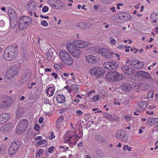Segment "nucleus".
Segmentation results:
<instances>
[{
	"label": "nucleus",
	"instance_id": "dca6fc26",
	"mask_svg": "<svg viewBox=\"0 0 158 158\" xmlns=\"http://www.w3.org/2000/svg\"><path fill=\"white\" fill-rule=\"evenodd\" d=\"M152 22L155 25H158V13L153 12L151 16Z\"/></svg>",
	"mask_w": 158,
	"mask_h": 158
},
{
	"label": "nucleus",
	"instance_id": "4468645a",
	"mask_svg": "<svg viewBox=\"0 0 158 158\" xmlns=\"http://www.w3.org/2000/svg\"><path fill=\"white\" fill-rule=\"evenodd\" d=\"M138 76L143 79L150 81L151 79V77L149 73L145 71H140L138 73Z\"/></svg>",
	"mask_w": 158,
	"mask_h": 158
},
{
	"label": "nucleus",
	"instance_id": "4c0bfd02",
	"mask_svg": "<svg viewBox=\"0 0 158 158\" xmlns=\"http://www.w3.org/2000/svg\"><path fill=\"white\" fill-rule=\"evenodd\" d=\"M96 154L100 157H102L103 155V153L100 149H98L96 150Z\"/></svg>",
	"mask_w": 158,
	"mask_h": 158
},
{
	"label": "nucleus",
	"instance_id": "8fccbe9b",
	"mask_svg": "<svg viewBox=\"0 0 158 158\" xmlns=\"http://www.w3.org/2000/svg\"><path fill=\"white\" fill-rule=\"evenodd\" d=\"M46 142V141L45 139H42L40 141L37 142V143L38 145H42L44 143H45Z\"/></svg>",
	"mask_w": 158,
	"mask_h": 158
},
{
	"label": "nucleus",
	"instance_id": "412c9836",
	"mask_svg": "<svg viewBox=\"0 0 158 158\" xmlns=\"http://www.w3.org/2000/svg\"><path fill=\"white\" fill-rule=\"evenodd\" d=\"M31 75V73L28 72L25 73L22 77V82L24 83L26 81H28L30 79Z\"/></svg>",
	"mask_w": 158,
	"mask_h": 158
},
{
	"label": "nucleus",
	"instance_id": "a211bd4d",
	"mask_svg": "<svg viewBox=\"0 0 158 158\" xmlns=\"http://www.w3.org/2000/svg\"><path fill=\"white\" fill-rule=\"evenodd\" d=\"M10 114L8 113L3 114L0 117V124H2L7 121L10 118Z\"/></svg>",
	"mask_w": 158,
	"mask_h": 158
},
{
	"label": "nucleus",
	"instance_id": "bb28decb",
	"mask_svg": "<svg viewBox=\"0 0 158 158\" xmlns=\"http://www.w3.org/2000/svg\"><path fill=\"white\" fill-rule=\"evenodd\" d=\"M8 13L11 19H17V16L16 13L14 10H9Z\"/></svg>",
	"mask_w": 158,
	"mask_h": 158
},
{
	"label": "nucleus",
	"instance_id": "37998d69",
	"mask_svg": "<svg viewBox=\"0 0 158 158\" xmlns=\"http://www.w3.org/2000/svg\"><path fill=\"white\" fill-rule=\"evenodd\" d=\"M127 149L128 151H130L131 150V148L128 146V145H124L123 148V149L126 151V149Z\"/></svg>",
	"mask_w": 158,
	"mask_h": 158
},
{
	"label": "nucleus",
	"instance_id": "3c124183",
	"mask_svg": "<svg viewBox=\"0 0 158 158\" xmlns=\"http://www.w3.org/2000/svg\"><path fill=\"white\" fill-rule=\"evenodd\" d=\"M48 7L47 6H45L43 7L42 11L43 12L45 13L47 12L48 10Z\"/></svg>",
	"mask_w": 158,
	"mask_h": 158
},
{
	"label": "nucleus",
	"instance_id": "72a5a7b5",
	"mask_svg": "<svg viewBox=\"0 0 158 158\" xmlns=\"http://www.w3.org/2000/svg\"><path fill=\"white\" fill-rule=\"evenodd\" d=\"M78 89V86L77 84H72L70 87V89L71 91L72 90H74L75 91H77Z\"/></svg>",
	"mask_w": 158,
	"mask_h": 158
},
{
	"label": "nucleus",
	"instance_id": "c85d7f7f",
	"mask_svg": "<svg viewBox=\"0 0 158 158\" xmlns=\"http://www.w3.org/2000/svg\"><path fill=\"white\" fill-rule=\"evenodd\" d=\"M73 132L71 131H69L64 135V139H69L72 137H75V135L73 134Z\"/></svg>",
	"mask_w": 158,
	"mask_h": 158
},
{
	"label": "nucleus",
	"instance_id": "cd10ccee",
	"mask_svg": "<svg viewBox=\"0 0 158 158\" xmlns=\"http://www.w3.org/2000/svg\"><path fill=\"white\" fill-rule=\"evenodd\" d=\"M137 104L138 107L141 110L145 109L147 105L145 101L139 102H138Z\"/></svg>",
	"mask_w": 158,
	"mask_h": 158
},
{
	"label": "nucleus",
	"instance_id": "ea45409f",
	"mask_svg": "<svg viewBox=\"0 0 158 158\" xmlns=\"http://www.w3.org/2000/svg\"><path fill=\"white\" fill-rule=\"evenodd\" d=\"M53 54L52 52H48L46 54V57L48 59H52Z\"/></svg>",
	"mask_w": 158,
	"mask_h": 158
},
{
	"label": "nucleus",
	"instance_id": "f3484780",
	"mask_svg": "<svg viewBox=\"0 0 158 158\" xmlns=\"http://www.w3.org/2000/svg\"><path fill=\"white\" fill-rule=\"evenodd\" d=\"M132 85L130 83H123L121 86V89L125 91H129L132 89Z\"/></svg>",
	"mask_w": 158,
	"mask_h": 158
},
{
	"label": "nucleus",
	"instance_id": "13d9d810",
	"mask_svg": "<svg viewBox=\"0 0 158 158\" xmlns=\"http://www.w3.org/2000/svg\"><path fill=\"white\" fill-rule=\"evenodd\" d=\"M54 67L56 69L58 70L60 68V66L57 64H55L54 65Z\"/></svg>",
	"mask_w": 158,
	"mask_h": 158
},
{
	"label": "nucleus",
	"instance_id": "7c9ffc66",
	"mask_svg": "<svg viewBox=\"0 0 158 158\" xmlns=\"http://www.w3.org/2000/svg\"><path fill=\"white\" fill-rule=\"evenodd\" d=\"M103 67L106 69L109 70H111V66H112L111 62H106L104 63L103 65Z\"/></svg>",
	"mask_w": 158,
	"mask_h": 158
},
{
	"label": "nucleus",
	"instance_id": "09e8293b",
	"mask_svg": "<svg viewBox=\"0 0 158 158\" xmlns=\"http://www.w3.org/2000/svg\"><path fill=\"white\" fill-rule=\"evenodd\" d=\"M121 140L124 142H126L127 141L128 139V137L127 136L125 135L124 136L122 137V138H121Z\"/></svg>",
	"mask_w": 158,
	"mask_h": 158
},
{
	"label": "nucleus",
	"instance_id": "680f3d73",
	"mask_svg": "<svg viewBox=\"0 0 158 158\" xmlns=\"http://www.w3.org/2000/svg\"><path fill=\"white\" fill-rule=\"evenodd\" d=\"M110 43L114 45L116 43V40L112 38L110 41Z\"/></svg>",
	"mask_w": 158,
	"mask_h": 158
},
{
	"label": "nucleus",
	"instance_id": "20e7f679",
	"mask_svg": "<svg viewBox=\"0 0 158 158\" xmlns=\"http://www.w3.org/2000/svg\"><path fill=\"white\" fill-rule=\"evenodd\" d=\"M28 123V120L26 119H22L18 123L16 128V132L18 134H22L25 132Z\"/></svg>",
	"mask_w": 158,
	"mask_h": 158
},
{
	"label": "nucleus",
	"instance_id": "a878e982",
	"mask_svg": "<svg viewBox=\"0 0 158 158\" xmlns=\"http://www.w3.org/2000/svg\"><path fill=\"white\" fill-rule=\"evenodd\" d=\"M54 88L53 87H49L48 88L47 90V95L48 96H51L54 93Z\"/></svg>",
	"mask_w": 158,
	"mask_h": 158
},
{
	"label": "nucleus",
	"instance_id": "f704fd0d",
	"mask_svg": "<svg viewBox=\"0 0 158 158\" xmlns=\"http://www.w3.org/2000/svg\"><path fill=\"white\" fill-rule=\"evenodd\" d=\"M66 47L67 49L68 50V51H69L70 52V51L73 49L72 48L73 47H74L73 46V44L71 43H68L66 45Z\"/></svg>",
	"mask_w": 158,
	"mask_h": 158
},
{
	"label": "nucleus",
	"instance_id": "338daca9",
	"mask_svg": "<svg viewBox=\"0 0 158 158\" xmlns=\"http://www.w3.org/2000/svg\"><path fill=\"white\" fill-rule=\"evenodd\" d=\"M43 152H42L40 151H39V152L37 153L36 156H38L39 157H40L41 156H42V155Z\"/></svg>",
	"mask_w": 158,
	"mask_h": 158
},
{
	"label": "nucleus",
	"instance_id": "f03ea898",
	"mask_svg": "<svg viewBox=\"0 0 158 158\" xmlns=\"http://www.w3.org/2000/svg\"><path fill=\"white\" fill-rule=\"evenodd\" d=\"M60 57L65 64L71 65L73 63V60L70 55L65 51H61L59 53Z\"/></svg>",
	"mask_w": 158,
	"mask_h": 158
},
{
	"label": "nucleus",
	"instance_id": "39448f33",
	"mask_svg": "<svg viewBox=\"0 0 158 158\" xmlns=\"http://www.w3.org/2000/svg\"><path fill=\"white\" fill-rule=\"evenodd\" d=\"M20 147L19 143L18 141H13L9 147L8 152L9 156L13 157L16 154Z\"/></svg>",
	"mask_w": 158,
	"mask_h": 158
},
{
	"label": "nucleus",
	"instance_id": "864d4df0",
	"mask_svg": "<svg viewBox=\"0 0 158 158\" xmlns=\"http://www.w3.org/2000/svg\"><path fill=\"white\" fill-rule=\"evenodd\" d=\"M54 148L53 146L50 147L48 150V152L49 153H51L53 151Z\"/></svg>",
	"mask_w": 158,
	"mask_h": 158
},
{
	"label": "nucleus",
	"instance_id": "a19ab883",
	"mask_svg": "<svg viewBox=\"0 0 158 158\" xmlns=\"http://www.w3.org/2000/svg\"><path fill=\"white\" fill-rule=\"evenodd\" d=\"M139 61L137 60H132L131 62V65L132 66H134V67L135 68V66H136V64H138Z\"/></svg>",
	"mask_w": 158,
	"mask_h": 158
},
{
	"label": "nucleus",
	"instance_id": "0e129e2a",
	"mask_svg": "<svg viewBox=\"0 0 158 158\" xmlns=\"http://www.w3.org/2000/svg\"><path fill=\"white\" fill-rule=\"evenodd\" d=\"M11 27L15 28L16 27V24L14 23H13V21H11Z\"/></svg>",
	"mask_w": 158,
	"mask_h": 158
},
{
	"label": "nucleus",
	"instance_id": "4be33fe9",
	"mask_svg": "<svg viewBox=\"0 0 158 158\" xmlns=\"http://www.w3.org/2000/svg\"><path fill=\"white\" fill-rule=\"evenodd\" d=\"M11 128V126L9 124H6L1 127V131L3 132H7Z\"/></svg>",
	"mask_w": 158,
	"mask_h": 158
},
{
	"label": "nucleus",
	"instance_id": "c756f323",
	"mask_svg": "<svg viewBox=\"0 0 158 158\" xmlns=\"http://www.w3.org/2000/svg\"><path fill=\"white\" fill-rule=\"evenodd\" d=\"M55 2L54 4L53 5V7L55 9H57L58 7L61 6V3L60 1L59 0H55L54 1Z\"/></svg>",
	"mask_w": 158,
	"mask_h": 158
},
{
	"label": "nucleus",
	"instance_id": "603ef678",
	"mask_svg": "<svg viewBox=\"0 0 158 158\" xmlns=\"http://www.w3.org/2000/svg\"><path fill=\"white\" fill-rule=\"evenodd\" d=\"M127 47V46L123 44H120L118 45V47H117V48L119 49H124Z\"/></svg>",
	"mask_w": 158,
	"mask_h": 158
},
{
	"label": "nucleus",
	"instance_id": "aec40b11",
	"mask_svg": "<svg viewBox=\"0 0 158 158\" xmlns=\"http://www.w3.org/2000/svg\"><path fill=\"white\" fill-rule=\"evenodd\" d=\"M148 123L150 126H152L158 123V118H150L148 120Z\"/></svg>",
	"mask_w": 158,
	"mask_h": 158
},
{
	"label": "nucleus",
	"instance_id": "f8f14e48",
	"mask_svg": "<svg viewBox=\"0 0 158 158\" xmlns=\"http://www.w3.org/2000/svg\"><path fill=\"white\" fill-rule=\"evenodd\" d=\"M80 137L77 135H75V137H72L69 139H64V142L69 144V145H75L77 143V140H78Z\"/></svg>",
	"mask_w": 158,
	"mask_h": 158
},
{
	"label": "nucleus",
	"instance_id": "052dcab7",
	"mask_svg": "<svg viewBox=\"0 0 158 158\" xmlns=\"http://www.w3.org/2000/svg\"><path fill=\"white\" fill-rule=\"evenodd\" d=\"M55 137V136L53 135V133L52 132H51V135L49 136V139H50L52 140V139L53 138Z\"/></svg>",
	"mask_w": 158,
	"mask_h": 158
},
{
	"label": "nucleus",
	"instance_id": "49530a36",
	"mask_svg": "<svg viewBox=\"0 0 158 158\" xmlns=\"http://www.w3.org/2000/svg\"><path fill=\"white\" fill-rule=\"evenodd\" d=\"M119 18L121 19H123L124 18L127 16V15L125 13H122L119 15Z\"/></svg>",
	"mask_w": 158,
	"mask_h": 158
},
{
	"label": "nucleus",
	"instance_id": "473e14b6",
	"mask_svg": "<svg viewBox=\"0 0 158 158\" xmlns=\"http://www.w3.org/2000/svg\"><path fill=\"white\" fill-rule=\"evenodd\" d=\"M143 62L139 61L137 64H136V66H135V68L137 69H141L143 67Z\"/></svg>",
	"mask_w": 158,
	"mask_h": 158
},
{
	"label": "nucleus",
	"instance_id": "393cba45",
	"mask_svg": "<svg viewBox=\"0 0 158 158\" xmlns=\"http://www.w3.org/2000/svg\"><path fill=\"white\" fill-rule=\"evenodd\" d=\"M24 113V109L23 108H19L16 113V118L18 119L22 117L23 114Z\"/></svg>",
	"mask_w": 158,
	"mask_h": 158
},
{
	"label": "nucleus",
	"instance_id": "4d7b16f0",
	"mask_svg": "<svg viewBox=\"0 0 158 158\" xmlns=\"http://www.w3.org/2000/svg\"><path fill=\"white\" fill-rule=\"evenodd\" d=\"M83 114L82 112L80 110H78L77 111L76 115L78 116L81 115Z\"/></svg>",
	"mask_w": 158,
	"mask_h": 158
},
{
	"label": "nucleus",
	"instance_id": "69168bd1",
	"mask_svg": "<svg viewBox=\"0 0 158 158\" xmlns=\"http://www.w3.org/2000/svg\"><path fill=\"white\" fill-rule=\"evenodd\" d=\"M43 121V117L40 118L38 120V122L39 123L41 124L42 123Z\"/></svg>",
	"mask_w": 158,
	"mask_h": 158
},
{
	"label": "nucleus",
	"instance_id": "58836bf2",
	"mask_svg": "<svg viewBox=\"0 0 158 158\" xmlns=\"http://www.w3.org/2000/svg\"><path fill=\"white\" fill-rule=\"evenodd\" d=\"M111 64L112 65V66H111L112 67H111V69H115L118 66V64H116L115 61H113V62H111Z\"/></svg>",
	"mask_w": 158,
	"mask_h": 158
},
{
	"label": "nucleus",
	"instance_id": "2eb2a0df",
	"mask_svg": "<svg viewBox=\"0 0 158 158\" xmlns=\"http://www.w3.org/2000/svg\"><path fill=\"white\" fill-rule=\"evenodd\" d=\"M123 71L125 73L129 75H132L134 73V70L131 67L128 66H123L122 67Z\"/></svg>",
	"mask_w": 158,
	"mask_h": 158
},
{
	"label": "nucleus",
	"instance_id": "e433bc0d",
	"mask_svg": "<svg viewBox=\"0 0 158 158\" xmlns=\"http://www.w3.org/2000/svg\"><path fill=\"white\" fill-rule=\"evenodd\" d=\"M64 119V117L63 116H61L58 119H57V120L56 123V125L57 126H58L59 125V123H61L63 120Z\"/></svg>",
	"mask_w": 158,
	"mask_h": 158
},
{
	"label": "nucleus",
	"instance_id": "f257e3e1",
	"mask_svg": "<svg viewBox=\"0 0 158 158\" xmlns=\"http://www.w3.org/2000/svg\"><path fill=\"white\" fill-rule=\"evenodd\" d=\"M16 48L15 47L10 46L4 50L3 55V57L7 60H11L14 59L16 56Z\"/></svg>",
	"mask_w": 158,
	"mask_h": 158
},
{
	"label": "nucleus",
	"instance_id": "7ed1b4c3",
	"mask_svg": "<svg viewBox=\"0 0 158 158\" xmlns=\"http://www.w3.org/2000/svg\"><path fill=\"white\" fill-rule=\"evenodd\" d=\"M32 22V19L30 17L27 16H21L19 19V28L23 30L26 28Z\"/></svg>",
	"mask_w": 158,
	"mask_h": 158
},
{
	"label": "nucleus",
	"instance_id": "6e6552de",
	"mask_svg": "<svg viewBox=\"0 0 158 158\" xmlns=\"http://www.w3.org/2000/svg\"><path fill=\"white\" fill-rule=\"evenodd\" d=\"M12 101V98L9 96H5L0 99V108L2 109L10 105Z\"/></svg>",
	"mask_w": 158,
	"mask_h": 158
},
{
	"label": "nucleus",
	"instance_id": "5fc2aeb1",
	"mask_svg": "<svg viewBox=\"0 0 158 158\" xmlns=\"http://www.w3.org/2000/svg\"><path fill=\"white\" fill-rule=\"evenodd\" d=\"M5 26V23L3 20H0V27H4Z\"/></svg>",
	"mask_w": 158,
	"mask_h": 158
},
{
	"label": "nucleus",
	"instance_id": "e2e57ef3",
	"mask_svg": "<svg viewBox=\"0 0 158 158\" xmlns=\"http://www.w3.org/2000/svg\"><path fill=\"white\" fill-rule=\"evenodd\" d=\"M49 100L47 98H44V103L45 104H49Z\"/></svg>",
	"mask_w": 158,
	"mask_h": 158
},
{
	"label": "nucleus",
	"instance_id": "774afa93",
	"mask_svg": "<svg viewBox=\"0 0 158 158\" xmlns=\"http://www.w3.org/2000/svg\"><path fill=\"white\" fill-rule=\"evenodd\" d=\"M42 139V137L41 136H39L35 138L36 140H40Z\"/></svg>",
	"mask_w": 158,
	"mask_h": 158
},
{
	"label": "nucleus",
	"instance_id": "bf43d9fd",
	"mask_svg": "<svg viewBox=\"0 0 158 158\" xmlns=\"http://www.w3.org/2000/svg\"><path fill=\"white\" fill-rule=\"evenodd\" d=\"M52 75L53 77L55 79H56L58 76L57 74L55 73H53L52 74Z\"/></svg>",
	"mask_w": 158,
	"mask_h": 158
},
{
	"label": "nucleus",
	"instance_id": "1a4fd4ad",
	"mask_svg": "<svg viewBox=\"0 0 158 158\" xmlns=\"http://www.w3.org/2000/svg\"><path fill=\"white\" fill-rule=\"evenodd\" d=\"M90 73L97 77H100L104 74L103 69L100 67H96L92 68L90 71Z\"/></svg>",
	"mask_w": 158,
	"mask_h": 158
},
{
	"label": "nucleus",
	"instance_id": "5701e85b",
	"mask_svg": "<svg viewBox=\"0 0 158 158\" xmlns=\"http://www.w3.org/2000/svg\"><path fill=\"white\" fill-rule=\"evenodd\" d=\"M126 135V132L124 130H118L116 133L115 135L116 137L117 138L121 139L122 138L123 136Z\"/></svg>",
	"mask_w": 158,
	"mask_h": 158
},
{
	"label": "nucleus",
	"instance_id": "c03bdc74",
	"mask_svg": "<svg viewBox=\"0 0 158 158\" xmlns=\"http://www.w3.org/2000/svg\"><path fill=\"white\" fill-rule=\"evenodd\" d=\"M121 102L120 100L114 99V104L115 105H120Z\"/></svg>",
	"mask_w": 158,
	"mask_h": 158
},
{
	"label": "nucleus",
	"instance_id": "9b49d317",
	"mask_svg": "<svg viewBox=\"0 0 158 158\" xmlns=\"http://www.w3.org/2000/svg\"><path fill=\"white\" fill-rule=\"evenodd\" d=\"M85 60L87 62L91 64L97 63L99 60V59L98 57L92 55L86 56L85 57Z\"/></svg>",
	"mask_w": 158,
	"mask_h": 158
},
{
	"label": "nucleus",
	"instance_id": "79ce46f5",
	"mask_svg": "<svg viewBox=\"0 0 158 158\" xmlns=\"http://www.w3.org/2000/svg\"><path fill=\"white\" fill-rule=\"evenodd\" d=\"M100 98V96L98 95H96L93 96L92 99L94 102H96Z\"/></svg>",
	"mask_w": 158,
	"mask_h": 158
},
{
	"label": "nucleus",
	"instance_id": "2f4dec72",
	"mask_svg": "<svg viewBox=\"0 0 158 158\" xmlns=\"http://www.w3.org/2000/svg\"><path fill=\"white\" fill-rule=\"evenodd\" d=\"M86 24L84 22H81L78 23L77 25V26L78 27H80L81 28H85L86 27Z\"/></svg>",
	"mask_w": 158,
	"mask_h": 158
},
{
	"label": "nucleus",
	"instance_id": "9d476101",
	"mask_svg": "<svg viewBox=\"0 0 158 158\" xmlns=\"http://www.w3.org/2000/svg\"><path fill=\"white\" fill-rule=\"evenodd\" d=\"M74 46L77 48H84L88 47L89 45L88 42L80 40H75L73 41Z\"/></svg>",
	"mask_w": 158,
	"mask_h": 158
},
{
	"label": "nucleus",
	"instance_id": "b1692460",
	"mask_svg": "<svg viewBox=\"0 0 158 158\" xmlns=\"http://www.w3.org/2000/svg\"><path fill=\"white\" fill-rule=\"evenodd\" d=\"M56 98L57 102L59 103L64 102L65 100V98L64 96L62 94H57L56 96Z\"/></svg>",
	"mask_w": 158,
	"mask_h": 158
},
{
	"label": "nucleus",
	"instance_id": "6ab92c4d",
	"mask_svg": "<svg viewBox=\"0 0 158 158\" xmlns=\"http://www.w3.org/2000/svg\"><path fill=\"white\" fill-rule=\"evenodd\" d=\"M37 8V4L34 2L30 1L28 2L27 8L32 11H34Z\"/></svg>",
	"mask_w": 158,
	"mask_h": 158
},
{
	"label": "nucleus",
	"instance_id": "a18cd8bd",
	"mask_svg": "<svg viewBox=\"0 0 158 158\" xmlns=\"http://www.w3.org/2000/svg\"><path fill=\"white\" fill-rule=\"evenodd\" d=\"M139 85L140 87H142V89H148L146 86V85H147V84L145 83H142L140 84Z\"/></svg>",
	"mask_w": 158,
	"mask_h": 158
},
{
	"label": "nucleus",
	"instance_id": "de8ad7c7",
	"mask_svg": "<svg viewBox=\"0 0 158 158\" xmlns=\"http://www.w3.org/2000/svg\"><path fill=\"white\" fill-rule=\"evenodd\" d=\"M41 24L42 25L45 27H46L48 25L47 22L45 20L42 21L41 22Z\"/></svg>",
	"mask_w": 158,
	"mask_h": 158
},
{
	"label": "nucleus",
	"instance_id": "6e6d98bb",
	"mask_svg": "<svg viewBox=\"0 0 158 158\" xmlns=\"http://www.w3.org/2000/svg\"><path fill=\"white\" fill-rule=\"evenodd\" d=\"M101 52H99V53H102V55L105 56V57L106 58L109 57L108 56H107V55H106L105 54H104H104L103 52H104L105 51H106V50H105L104 49H102V50H101ZM109 58H110V57H109Z\"/></svg>",
	"mask_w": 158,
	"mask_h": 158
},
{
	"label": "nucleus",
	"instance_id": "0eeeda50",
	"mask_svg": "<svg viewBox=\"0 0 158 158\" xmlns=\"http://www.w3.org/2000/svg\"><path fill=\"white\" fill-rule=\"evenodd\" d=\"M18 73V69L15 66L9 67L7 70L6 77L9 79L11 78H13Z\"/></svg>",
	"mask_w": 158,
	"mask_h": 158
},
{
	"label": "nucleus",
	"instance_id": "ddd939ff",
	"mask_svg": "<svg viewBox=\"0 0 158 158\" xmlns=\"http://www.w3.org/2000/svg\"><path fill=\"white\" fill-rule=\"evenodd\" d=\"M70 53L74 57L79 58L82 53V50L75 47L70 51Z\"/></svg>",
	"mask_w": 158,
	"mask_h": 158
},
{
	"label": "nucleus",
	"instance_id": "423d86ee",
	"mask_svg": "<svg viewBox=\"0 0 158 158\" xmlns=\"http://www.w3.org/2000/svg\"><path fill=\"white\" fill-rule=\"evenodd\" d=\"M107 78L110 82L121 80L122 78V75L117 72H110L107 74Z\"/></svg>",
	"mask_w": 158,
	"mask_h": 158
},
{
	"label": "nucleus",
	"instance_id": "c9c22d12",
	"mask_svg": "<svg viewBox=\"0 0 158 158\" xmlns=\"http://www.w3.org/2000/svg\"><path fill=\"white\" fill-rule=\"evenodd\" d=\"M154 93L153 91H150L148 94L147 98L148 99H150L149 100H152L153 97Z\"/></svg>",
	"mask_w": 158,
	"mask_h": 158
}]
</instances>
